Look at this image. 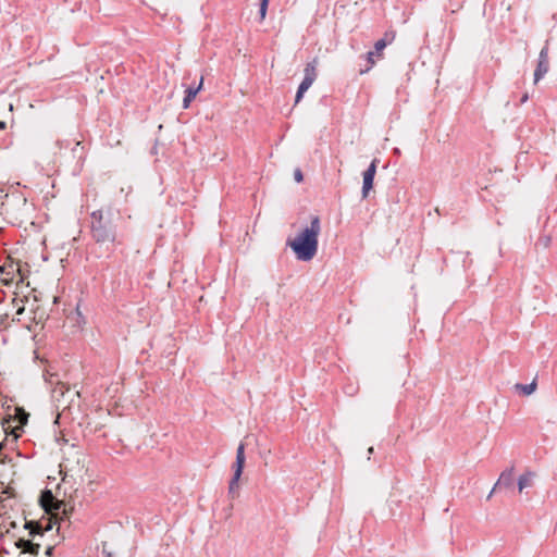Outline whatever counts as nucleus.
<instances>
[{"label":"nucleus","instance_id":"obj_1","mask_svg":"<svg viewBox=\"0 0 557 557\" xmlns=\"http://www.w3.org/2000/svg\"><path fill=\"white\" fill-rule=\"evenodd\" d=\"M320 233L321 221L318 215H314L309 224L302 225L293 237L287 238L286 245L298 261L309 262L318 252Z\"/></svg>","mask_w":557,"mask_h":557},{"label":"nucleus","instance_id":"obj_2","mask_svg":"<svg viewBox=\"0 0 557 557\" xmlns=\"http://www.w3.org/2000/svg\"><path fill=\"white\" fill-rule=\"evenodd\" d=\"M246 456H245V445L240 443L236 449V459L234 465V473L230 481V491H234L238 487L239 480L243 474V470L245 467Z\"/></svg>","mask_w":557,"mask_h":557},{"label":"nucleus","instance_id":"obj_3","mask_svg":"<svg viewBox=\"0 0 557 557\" xmlns=\"http://www.w3.org/2000/svg\"><path fill=\"white\" fill-rule=\"evenodd\" d=\"M305 77L298 87V91L296 95V102L300 101L304 94L312 86L317 78L315 65L313 63H308L305 67Z\"/></svg>","mask_w":557,"mask_h":557},{"label":"nucleus","instance_id":"obj_4","mask_svg":"<svg viewBox=\"0 0 557 557\" xmlns=\"http://www.w3.org/2000/svg\"><path fill=\"white\" fill-rule=\"evenodd\" d=\"M548 49L545 47L540 51L537 65L534 71V84H537L548 72Z\"/></svg>","mask_w":557,"mask_h":557},{"label":"nucleus","instance_id":"obj_5","mask_svg":"<svg viewBox=\"0 0 557 557\" xmlns=\"http://www.w3.org/2000/svg\"><path fill=\"white\" fill-rule=\"evenodd\" d=\"M376 172L375 160L371 162L367 171L363 173V182H362V196L366 198L373 186V180Z\"/></svg>","mask_w":557,"mask_h":557},{"label":"nucleus","instance_id":"obj_6","mask_svg":"<svg viewBox=\"0 0 557 557\" xmlns=\"http://www.w3.org/2000/svg\"><path fill=\"white\" fill-rule=\"evenodd\" d=\"M40 504L47 512H53L61 506V503L54 498L52 492L49 490L42 492L40 496Z\"/></svg>","mask_w":557,"mask_h":557},{"label":"nucleus","instance_id":"obj_7","mask_svg":"<svg viewBox=\"0 0 557 557\" xmlns=\"http://www.w3.org/2000/svg\"><path fill=\"white\" fill-rule=\"evenodd\" d=\"M203 77L200 78V82L197 87H188L185 90V97L183 99V108L188 109L191 101L196 98L197 94L202 89Z\"/></svg>","mask_w":557,"mask_h":557},{"label":"nucleus","instance_id":"obj_8","mask_svg":"<svg viewBox=\"0 0 557 557\" xmlns=\"http://www.w3.org/2000/svg\"><path fill=\"white\" fill-rule=\"evenodd\" d=\"M396 37V34L394 32H387L385 33L384 37L377 40L374 45L375 51H373L376 55H381L383 49L392 44Z\"/></svg>","mask_w":557,"mask_h":557},{"label":"nucleus","instance_id":"obj_9","mask_svg":"<svg viewBox=\"0 0 557 557\" xmlns=\"http://www.w3.org/2000/svg\"><path fill=\"white\" fill-rule=\"evenodd\" d=\"M534 476H535L534 472L527 471L518 478L517 485H518L519 493H522L523 490H525L532 485Z\"/></svg>","mask_w":557,"mask_h":557},{"label":"nucleus","instance_id":"obj_10","mask_svg":"<svg viewBox=\"0 0 557 557\" xmlns=\"http://www.w3.org/2000/svg\"><path fill=\"white\" fill-rule=\"evenodd\" d=\"M536 383L531 382L530 384H517L516 389L521 392L523 395H531L535 392Z\"/></svg>","mask_w":557,"mask_h":557},{"label":"nucleus","instance_id":"obj_11","mask_svg":"<svg viewBox=\"0 0 557 557\" xmlns=\"http://www.w3.org/2000/svg\"><path fill=\"white\" fill-rule=\"evenodd\" d=\"M512 474L513 468L503 471L499 475L497 484H505L506 486H508L511 483Z\"/></svg>","mask_w":557,"mask_h":557},{"label":"nucleus","instance_id":"obj_12","mask_svg":"<svg viewBox=\"0 0 557 557\" xmlns=\"http://www.w3.org/2000/svg\"><path fill=\"white\" fill-rule=\"evenodd\" d=\"M268 4H269V0H261L260 1V10H259L260 20H264L265 18L267 11H268Z\"/></svg>","mask_w":557,"mask_h":557},{"label":"nucleus","instance_id":"obj_13","mask_svg":"<svg viewBox=\"0 0 557 557\" xmlns=\"http://www.w3.org/2000/svg\"><path fill=\"white\" fill-rule=\"evenodd\" d=\"M374 55H375V53L373 51L368 52L367 60L369 62V66H368L367 71H369L374 65V63H375Z\"/></svg>","mask_w":557,"mask_h":557},{"label":"nucleus","instance_id":"obj_14","mask_svg":"<svg viewBox=\"0 0 557 557\" xmlns=\"http://www.w3.org/2000/svg\"><path fill=\"white\" fill-rule=\"evenodd\" d=\"M295 180H296L297 183L302 182V173H301L300 170H296L295 171Z\"/></svg>","mask_w":557,"mask_h":557},{"label":"nucleus","instance_id":"obj_15","mask_svg":"<svg viewBox=\"0 0 557 557\" xmlns=\"http://www.w3.org/2000/svg\"><path fill=\"white\" fill-rule=\"evenodd\" d=\"M102 553H103V557H114L113 553H111V552H109L107 549H103Z\"/></svg>","mask_w":557,"mask_h":557},{"label":"nucleus","instance_id":"obj_16","mask_svg":"<svg viewBox=\"0 0 557 557\" xmlns=\"http://www.w3.org/2000/svg\"><path fill=\"white\" fill-rule=\"evenodd\" d=\"M528 99H529V96H528V94H525V95L522 96L521 102L525 103L528 101Z\"/></svg>","mask_w":557,"mask_h":557},{"label":"nucleus","instance_id":"obj_17","mask_svg":"<svg viewBox=\"0 0 557 557\" xmlns=\"http://www.w3.org/2000/svg\"><path fill=\"white\" fill-rule=\"evenodd\" d=\"M26 421H27V416L23 413V417L21 418V422L26 423Z\"/></svg>","mask_w":557,"mask_h":557},{"label":"nucleus","instance_id":"obj_18","mask_svg":"<svg viewBox=\"0 0 557 557\" xmlns=\"http://www.w3.org/2000/svg\"><path fill=\"white\" fill-rule=\"evenodd\" d=\"M13 436H14V438L16 440L20 435H18V433L13 432Z\"/></svg>","mask_w":557,"mask_h":557},{"label":"nucleus","instance_id":"obj_19","mask_svg":"<svg viewBox=\"0 0 557 557\" xmlns=\"http://www.w3.org/2000/svg\"><path fill=\"white\" fill-rule=\"evenodd\" d=\"M0 127H1V128H4V127H5V123H4V122H1V123H0Z\"/></svg>","mask_w":557,"mask_h":557}]
</instances>
